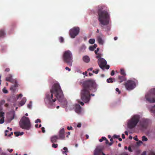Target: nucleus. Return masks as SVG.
<instances>
[{
    "label": "nucleus",
    "instance_id": "f257e3e1",
    "mask_svg": "<svg viewBox=\"0 0 155 155\" xmlns=\"http://www.w3.org/2000/svg\"><path fill=\"white\" fill-rule=\"evenodd\" d=\"M57 99L63 105L64 107H66L67 101L64 97L63 91L59 84L55 83L52 86L50 92L46 93L45 101L49 105L55 107L54 103Z\"/></svg>",
    "mask_w": 155,
    "mask_h": 155
},
{
    "label": "nucleus",
    "instance_id": "f03ea898",
    "mask_svg": "<svg viewBox=\"0 0 155 155\" xmlns=\"http://www.w3.org/2000/svg\"><path fill=\"white\" fill-rule=\"evenodd\" d=\"M87 85L84 88L81 92V99L85 103L88 102L90 99L89 90H91V88L95 87L96 85L95 81L92 80L87 81Z\"/></svg>",
    "mask_w": 155,
    "mask_h": 155
},
{
    "label": "nucleus",
    "instance_id": "7ed1b4c3",
    "mask_svg": "<svg viewBox=\"0 0 155 155\" xmlns=\"http://www.w3.org/2000/svg\"><path fill=\"white\" fill-rule=\"evenodd\" d=\"M105 7L102 6L99 9L98 20L100 24L103 25L109 24L110 21V15L106 10L102 11Z\"/></svg>",
    "mask_w": 155,
    "mask_h": 155
},
{
    "label": "nucleus",
    "instance_id": "20e7f679",
    "mask_svg": "<svg viewBox=\"0 0 155 155\" xmlns=\"http://www.w3.org/2000/svg\"><path fill=\"white\" fill-rule=\"evenodd\" d=\"M64 62L70 66H71L73 62V57L71 52L69 50L64 52L63 56Z\"/></svg>",
    "mask_w": 155,
    "mask_h": 155
},
{
    "label": "nucleus",
    "instance_id": "39448f33",
    "mask_svg": "<svg viewBox=\"0 0 155 155\" xmlns=\"http://www.w3.org/2000/svg\"><path fill=\"white\" fill-rule=\"evenodd\" d=\"M139 116L137 115L133 116L127 122L126 125L127 127L130 129H132L135 127L139 121Z\"/></svg>",
    "mask_w": 155,
    "mask_h": 155
},
{
    "label": "nucleus",
    "instance_id": "423d86ee",
    "mask_svg": "<svg viewBox=\"0 0 155 155\" xmlns=\"http://www.w3.org/2000/svg\"><path fill=\"white\" fill-rule=\"evenodd\" d=\"M20 127L23 129L29 130L31 127V124L29 118L25 116L23 117L19 122Z\"/></svg>",
    "mask_w": 155,
    "mask_h": 155
},
{
    "label": "nucleus",
    "instance_id": "0eeeda50",
    "mask_svg": "<svg viewBox=\"0 0 155 155\" xmlns=\"http://www.w3.org/2000/svg\"><path fill=\"white\" fill-rule=\"evenodd\" d=\"M12 76L11 74L9 75L6 78V81L10 82L12 83H14V84L12 86L10 87V89L13 91L15 90V87L18 86L17 81L12 78Z\"/></svg>",
    "mask_w": 155,
    "mask_h": 155
},
{
    "label": "nucleus",
    "instance_id": "6e6552de",
    "mask_svg": "<svg viewBox=\"0 0 155 155\" xmlns=\"http://www.w3.org/2000/svg\"><path fill=\"white\" fill-rule=\"evenodd\" d=\"M146 100L149 102H155V88L153 89L151 92L147 94L146 95Z\"/></svg>",
    "mask_w": 155,
    "mask_h": 155
},
{
    "label": "nucleus",
    "instance_id": "1a4fd4ad",
    "mask_svg": "<svg viewBox=\"0 0 155 155\" xmlns=\"http://www.w3.org/2000/svg\"><path fill=\"white\" fill-rule=\"evenodd\" d=\"M137 81L135 80H131L127 81L126 84V87L128 90H131L134 89L136 86Z\"/></svg>",
    "mask_w": 155,
    "mask_h": 155
},
{
    "label": "nucleus",
    "instance_id": "9d476101",
    "mask_svg": "<svg viewBox=\"0 0 155 155\" xmlns=\"http://www.w3.org/2000/svg\"><path fill=\"white\" fill-rule=\"evenodd\" d=\"M98 63L100 67L103 70H104V68L108 69L109 68V66L106 65L107 61L104 59L103 58H100L98 60Z\"/></svg>",
    "mask_w": 155,
    "mask_h": 155
},
{
    "label": "nucleus",
    "instance_id": "9b49d317",
    "mask_svg": "<svg viewBox=\"0 0 155 155\" xmlns=\"http://www.w3.org/2000/svg\"><path fill=\"white\" fill-rule=\"evenodd\" d=\"M78 35V28H74L70 31L69 35L72 38H74Z\"/></svg>",
    "mask_w": 155,
    "mask_h": 155
},
{
    "label": "nucleus",
    "instance_id": "f8f14e48",
    "mask_svg": "<svg viewBox=\"0 0 155 155\" xmlns=\"http://www.w3.org/2000/svg\"><path fill=\"white\" fill-rule=\"evenodd\" d=\"M65 137L64 129L62 128L59 132V138L60 139L64 140L65 139Z\"/></svg>",
    "mask_w": 155,
    "mask_h": 155
},
{
    "label": "nucleus",
    "instance_id": "ddd939ff",
    "mask_svg": "<svg viewBox=\"0 0 155 155\" xmlns=\"http://www.w3.org/2000/svg\"><path fill=\"white\" fill-rule=\"evenodd\" d=\"M2 110V107L0 105V117L1 118L0 119V124H2L4 122V114L5 113L1 112Z\"/></svg>",
    "mask_w": 155,
    "mask_h": 155
},
{
    "label": "nucleus",
    "instance_id": "4468645a",
    "mask_svg": "<svg viewBox=\"0 0 155 155\" xmlns=\"http://www.w3.org/2000/svg\"><path fill=\"white\" fill-rule=\"evenodd\" d=\"M97 40L98 44L101 45H103L105 43V40L100 36L97 37Z\"/></svg>",
    "mask_w": 155,
    "mask_h": 155
},
{
    "label": "nucleus",
    "instance_id": "2eb2a0df",
    "mask_svg": "<svg viewBox=\"0 0 155 155\" xmlns=\"http://www.w3.org/2000/svg\"><path fill=\"white\" fill-rule=\"evenodd\" d=\"M58 139H59V137L55 135L51 137V140L52 143H54L56 142L57 140Z\"/></svg>",
    "mask_w": 155,
    "mask_h": 155
},
{
    "label": "nucleus",
    "instance_id": "dca6fc26",
    "mask_svg": "<svg viewBox=\"0 0 155 155\" xmlns=\"http://www.w3.org/2000/svg\"><path fill=\"white\" fill-rule=\"evenodd\" d=\"M83 61L85 62L88 63L90 61V59L89 56L87 55L84 56L83 58Z\"/></svg>",
    "mask_w": 155,
    "mask_h": 155
},
{
    "label": "nucleus",
    "instance_id": "f3484780",
    "mask_svg": "<svg viewBox=\"0 0 155 155\" xmlns=\"http://www.w3.org/2000/svg\"><path fill=\"white\" fill-rule=\"evenodd\" d=\"M26 101V99L25 97L23 98L21 100L19 104L20 106H22L24 105Z\"/></svg>",
    "mask_w": 155,
    "mask_h": 155
},
{
    "label": "nucleus",
    "instance_id": "a211bd4d",
    "mask_svg": "<svg viewBox=\"0 0 155 155\" xmlns=\"http://www.w3.org/2000/svg\"><path fill=\"white\" fill-rule=\"evenodd\" d=\"M5 35L4 30L3 29L0 30V38H4Z\"/></svg>",
    "mask_w": 155,
    "mask_h": 155
},
{
    "label": "nucleus",
    "instance_id": "6ab92c4d",
    "mask_svg": "<svg viewBox=\"0 0 155 155\" xmlns=\"http://www.w3.org/2000/svg\"><path fill=\"white\" fill-rule=\"evenodd\" d=\"M101 151V150L97 147L95 150L94 152V155H98V154Z\"/></svg>",
    "mask_w": 155,
    "mask_h": 155
},
{
    "label": "nucleus",
    "instance_id": "aec40b11",
    "mask_svg": "<svg viewBox=\"0 0 155 155\" xmlns=\"http://www.w3.org/2000/svg\"><path fill=\"white\" fill-rule=\"evenodd\" d=\"M97 45L96 44H94L93 46H91L89 47V50L91 51H93L97 47Z\"/></svg>",
    "mask_w": 155,
    "mask_h": 155
},
{
    "label": "nucleus",
    "instance_id": "412c9836",
    "mask_svg": "<svg viewBox=\"0 0 155 155\" xmlns=\"http://www.w3.org/2000/svg\"><path fill=\"white\" fill-rule=\"evenodd\" d=\"M15 136L17 137L20 135H22L24 134L23 132H16L14 133Z\"/></svg>",
    "mask_w": 155,
    "mask_h": 155
},
{
    "label": "nucleus",
    "instance_id": "4be33fe9",
    "mask_svg": "<svg viewBox=\"0 0 155 155\" xmlns=\"http://www.w3.org/2000/svg\"><path fill=\"white\" fill-rule=\"evenodd\" d=\"M63 150H64L62 151V153L65 154V155H67V153L68 152L67 148L66 147H64L63 148Z\"/></svg>",
    "mask_w": 155,
    "mask_h": 155
},
{
    "label": "nucleus",
    "instance_id": "5701e85b",
    "mask_svg": "<svg viewBox=\"0 0 155 155\" xmlns=\"http://www.w3.org/2000/svg\"><path fill=\"white\" fill-rule=\"evenodd\" d=\"M73 108L74 109L76 112L78 113V104H76L73 105Z\"/></svg>",
    "mask_w": 155,
    "mask_h": 155
},
{
    "label": "nucleus",
    "instance_id": "b1692460",
    "mask_svg": "<svg viewBox=\"0 0 155 155\" xmlns=\"http://www.w3.org/2000/svg\"><path fill=\"white\" fill-rule=\"evenodd\" d=\"M83 112V109L81 108V107L78 105V114H81Z\"/></svg>",
    "mask_w": 155,
    "mask_h": 155
},
{
    "label": "nucleus",
    "instance_id": "393cba45",
    "mask_svg": "<svg viewBox=\"0 0 155 155\" xmlns=\"http://www.w3.org/2000/svg\"><path fill=\"white\" fill-rule=\"evenodd\" d=\"M114 81V79L112 78H110L107 80V81L108 83L113 82Z\"/></svg>",
    "mask_w": 155,
    "mask_h": 155
},
{
    "label": "nucleus",
    "instance_id": "a878e982",
    "mask_svg": "<svg viewBox=\"0 0 155 155\" xmlns=\"http://www.w3.org/2000/svg\"><path fill=\"white\" fill-rule=\"evenodd\" d=\"M8 131L7 130H6L5 131V136H8L9 137H10L11 136L13 135V132H11V133L10 134H9V135L8 134H7V133H8Z\"/></svg>",
    "mask_w": 155,
    "mask_h": 155
},
{
    "label": "nucleus",
    "instance_id": "bb28decb",
    "mask_svg": "<svg viewBox=\"0 0 155 155\" xmlns=\"http://www.w3.org/2000/svg\"><path fill=\"white\" fill-rule=\"evenodd\" d=\"M121 74L123 75H126V74L125 72L124 69L123 68H121L120 70Z\"/></svg>",
    "mask_w": 155,
    "mask_h": 155
},
{
    "label": "nucleus",
    "instance_id": "cd10ccee",
    "mask_svg": "<svg viewBox=\"0 0 155 155\" xmlns=\"http://www.w3.org/2000/svg\"><path fill=\"white\" fill-rule=\"evenodd\" d=\"M95 41L94 39H90L89 41V42L91 44H93L94 43Z\"/></svg>",
    "mask_w": 155,
    "mask_h": 155
},
{
    "label": "nucleus",
    "instance_id": "c85d7f7f",
    "mask_svg": "<svg viewBox=\"0 0 155 155\" xmlns=\"http://www.w3.org/2000/svg\"><path fill=\"white\" fill-rule=\"evenodd\" d=\"M59 40L61 43H63L64 41V38L62 37H60L59 38Z\"/></svg>",
    "mask_w": 155,
    "mask_h": 155
},
{
    "label": "nucleus",
    "instance_id": "c756f323",
    "mask_svg": "<svg viewBox=\"0 0 155 155\" xmlns=\"http://www.w3.org/2000/svg\"><path fill=\"white\" fill-rule=\"evenodd\" d=\"M52 147L53 148H56L58 147V144H57L53 143L52 145Z\"/></svg>",
    "mask_w": 155,
    "mask_h": 155
},
{
    "label": "nucleus",
    "instance_id": "7c9ffc66",
    "mask_svg": "<svg viewBox=\"0 0 155 155\" xmlns=\"http://www.w3.org/2000/svg\"><path fill=\"white\" fill-rule=\"evenodd\" d=\"M142 140L143 141H147V139L145 136H143L142 137Z\"/></svg>",
    "mask_w": 155,
    "mask_h": 155
},
{
    "label": "nucleus",
    "instance_id": "2f4dec72",
    "mask_svg": "<svg viewBox=\"0 0 155 155\" xmlns=\"http://www.w3.org/2000/svg\"><path fill=\"white\" fill-rule=\"evenodd\" d=\"M27 107L29 109H31L32 107V105L31 104V102H30L27 105Z\"/></svg>",
    "mask_w": 155,
    "mask_h": 155
},
{
    "label": "nucleus",
    "instance_id": "473e14b6",
    "mask_svg": "<svg viewBox=\"0 0 155 155\" xmlns=\"http://www.w3.org/2000/svg\"><path fill=\"white\" fill-rule=\"evenodd\" d=\"M106 140V138L104 137H102L101 139L99 140V141L102 142L103 140Z\"/></svg>",
    "mask_w": 155,
    "mask_h": 155
},
{
    "label": "nucleus",
    "instance_id": "72a5a7b5",
    "mask_svg": "<svg viewBox=\"0 0 155 155\" xmlns=\"http://www.w3.org/2000/svg\"><path fill=\"white\" fill-rule=\"evenodd\" d=\"M41 120H40V119H37L35 121V122L36 123H38V122L41 123Z\"/></svg>",
    "mask_w": 155,
    "mask_h": 155
},
{
    "label": "nucleus",
    "instance_id": "f704fd0d",
    "mask_svg": "<svg viewBox=\"0 0 155 155\" xmlns=\"http://www.w3.org/2000/svg\"><path fill=\"white\" fill-rule=\"evenodd\" d=\"M142 142L141 141H139L137 143V144L138 145H140L142 143Z\"/></svg>",
    "mask_w": 155,
    "mask_h": 155
},
{
    "label": "nucleus",
    "instance_id": "c9c22d12",
    "mask_svg": "<svg viewBox=\"0 0 155 155\" xmlns=\"http://www.w3.org/2000/svg\"><path fill=\"white\" fill-rule=\"evenodd\" d=\"M3 91L5 93H7L8 92V91L5 88L3 89Z\"/></svg>",
    "mask_w": 155,
    "mask_h": 155
},
{
    "label": "nucleus",
    "instance_id": "e433bc0d",
    "mask_svg": "<svg viewBox=\"0 0 155 155\" xmlns=\"http://www.w3.org/2000/svg\"><path fill=\"white\" fill-rule=\"evenodd\" d=\"M67 129L68 130H72V127L71 126H68L67 127Z\"/></svg>",
    "mask_w": 155,
    "mask_h": 155
},
{
    "label": "nucleus",
    "instance_id": "4c0bfd02",
    "mask_svg": "<svg viewBox=\"0 0 155 155\" xmlns=\"http://www.w3.org/2000/svg\"><path fill=\"white\" fill-rule=\"evenodd\" d=\"M99 71V70L96 69L95 71H93V72L95 73L96 74H97Z\"/></svg>",
    "mask_w": 155,
    "mask_h": 155
},
{
    "label": "nucleus",
    "instance_id": "58836bf2",
    "mask_svg": "<svg viewBox=\"0 0 155 155\" xmlns=\"http://www.w3.org/2000/svg\"><path fill=\"white\" fill-rule=\"evenodd\" d=\"M5 49H6V48L5 47H2L1 49V51L2 52H3L4 51V50H5Z\"/></svg>",
    "mask_w": 155,
    "mask_h": 155
},
{
    "label": "nucleus",
    "instance_id": "ea45409f",
    "mask_svg": "<svg viewBox=\"0 0 155 155\" xmlns=\"http://www.w3.org/2000/svg\"><path fill=\"white\" fill-rule=\"evenodd\" d=\"M86 48V46H85V45H83V47H82V48H81V51H83V50H84V49H85Z\"/></svg>",
    "mask_w": 155,
    "mask_h": 155
},
{
    "label": "nucleus",
    "instance_id": "a19ab883",
    "mask_svg": "<svg viewBox=\"0 0 155 155\" xmlns=\"http://www.w3.org/2000/svg\"><path fill=\"white\" fill-rule=\"evenodd\" d=\"M120 137L119 135H115L114 136V137L116 138H118Z\"/></svg>",
    "mask_w": 155,
    "mask_h": 155
},
{
    "label": "nucleus",
    "instance_id": "79ce46f5",
    "mask_svg": "<svg viewBox=\"0 0 155 155\" xmlns=\"http://www.w3.org/2000/svg\"><path fill=\"white\" fill-rule=\"evenodd\" d=\"M41 129L42 130V132L43 133H44L45 132V129L44 127H42Z\"/></svg>",
    "mask_w": 155,
    "mask_h": 155
},
{
    "label": "nucleus",
    "instance_id": "37998d69",
    "mask_svg": "<svg viewBox=\"0 0 155 155\" xmlns=\"http://www.w3.org/2000/svg\"><path fill=\"white\" fill-rule=\"evenodd\" d=\"M22 94H19L18 96V97H17V99H18V98H19V97H22Z\"/></svg>",
    "mask_w": 155,
    "mask_h": 155
},
{
    "label": "nucleus",
    "instance_id": "c03bdc74",
    "mask_svg": "<svg viewBox=\"0 0 155 155\" xmlns=\"http://www.w3.org/2000/svg\"><path fill=\"white\" fill-rule=\"evenodd\" d=\"M152 109L154 110V111H153L152 109L150 110L151 111H152L153 112H154L155 113V106H153L152 107Z\"/></svg>",
    "mask_w": 155,
    "mask_h": 155
},
{
    "label": "nucleus",
    "instance_id": "a18cd8bd",
    "mask_svg": "<svg viewBox=\"0 0 155 155\" xmlns=\"http://www.w3.org/2000/svg\"><path fill=\"white\" fill-rule=\"evenodd\" d=\"M99 51V48H97V50L95 51V53L96 54H97V52Z\"/></svg>",
    "mask_w": 155,
    "mask_h": 155
},
{
    "label": "nucleus",
    "instance_id": "49530a36",
    "mask_svg": "<svg viewBox=\"0 0 155 155\" xmlns=\"http://www.w3.org/2000/svg\"><path fill=\"white\" fill-rule=\"evenodd\" d=\"M10 71V69L8 68H6L5 69V71H7V72H8Z\"/></svg>",
    "mask_w": 155,
    "mask_h": 155
},
{
    "label": "nucleus",
    "instance_id": "de8ad7c7",
    "mask_svg": "<svg viewBox=\"0 0 155 155\" xmlns=\"http://www.w3.org/2000/svg\"><path fill=\"white\" fill-rule=\"evenodd\" d=\"M116 91L118 92V94H120V91H119V89L118 88H116Z\"/></svg>",
    "mask_w": 155,
    "mask_h": 155
},
{
    "label": "nucleus",
    "instance_id": "09e8293b",
    "mask_svg": "<svg viewBox=\"0 0 155 155\" xmlns=\"http://www.w3.org/2000/svg\"><path fill=\"white\" fill-rule=\"evenodd\" d=\"M65 69L66 70H68V71H71V69L69 68L68 67H66Z\"/></svg>",
    "mask_w": 155,
    "mask_h": 155
},
{
    "label": "nucleus",
    "instance_id": "8fccbe9b",
    "mask_svg": "<svg viewBox=\"0 0 155 155\" xmlns=\"http://www.w3.org/2000/svg\"><path fill=\"white\" fill-rule=\"evenodd\" d=\"M134 140H135L136 141H138V140L137 139V136H135L134 137Z\"/></svg>",
    "mask_w": 155,
    "mask_h": 155
},
{
    "label": "nucleus",
    "instance_id": "3c124183",
    "mask_svg": "<svg viewBox=\"0 0 155 155\" xmlns=\"http://www.w3.org/2000/svg\"><path fill=\"white\" fill-rule=\"evenodd\" d=\"M7 150L9 151L10 153H11L12 151H13V149H11L10 150L9 149H8Z\"/></svg>",
    "mask_w": 155,
    "mask_h": 155
},
{
    "label": "nucleus",
    "instance_id": "603ef678",
    "mask_svg": "<svg viewBox=\"0 0 155 155\" xmlns=\"http://www.w3.org/2000/svg\"><path fill=\"white\" fill-rule=\"evenodd\" d=\"M114 71H111V76H113L114 75Z\"/></svg>",
    "mask_w": 155,
    "mask_h": 155
},
{
    "label": "nucleus",
    "instance_id": "864d4df0",
    "mask_svg": "<svg viewBox=\"0 0 155 155\" xmlns=\"http://www.w3.org/2000/svg\"><path fill=\"white\" fill-rule=\"evenodd\" d=\"M67 135L66 136V137H68V136L70 135V132H68L67 133Z\"/></svg>",
    "mask_w": 155,
    "mask_h": 155
},
{
    "label": "nucleus",
    "instance_id": "5fc2aeb1",
    "mask_svg": "<svg viewBox=\"0 0 155 155\" xmlns=\"http://www.w3.org/2000/svg\"><path fill=\"white\" fill-rule=\"evenodd\" d=\"M122 138L123 139H125V136H124V134H122Z\"/></svg>",
    "mask_w": 155,
    "mask_h": 155
},
{
    "label": "nucleus",
    "instance_id": "6e6d98bb",
    "mask_svg": "<svg viewBox=\"0 0 155 155\" xmlns=\"http://www.w3.org/2000/svg\"><path fill=\"white\" fill-rule=\"evenodd\" d=\"M149 155H155V153L154 152L151 153Z\"/></svg>",
    "mask_w": 155,
    "mask_h": 155
},
{
    "label": "nucleus",
    "instance_id": "4d7b16f0",
    "mask_svg": "<svg viewBox=\"0 0 155 155\" xmlns=\"http://www.w3.org/2000/svg\"><path fill=\"white\" fill-rule=\"evenodd\" d=\"M128 150H129V151H130V152H131L132 151V150H131V149L130 147H129L128 148Z\"/></svg>",
    "mask_w": 155,
    "mask_h": 155
},
{
    "label": "nucleus",
    "instance_id": "13d9d810",
    "mask_svg": "<svg viewBox=\"0 0 155 155\" xmlns=\"http://www.w3.org/2000/svg\"><path fill=\"white\" fill-rule=\"evenodd\" d=\"M81 123H78V127H81Z\"/></svg>",
    "mask_w": 155,
    "mask_h": 155
},
{
    "label": "nucleus",
    "instance_id": "bf43d9fd",
    "mask_svg": "<svg viewBox=\"0 0 155 155\" xmlns=\"http://www.w3.org/2000/svg\"><path fill=\"white\" fill-rule=\"evenodd\" d=\"M146 155V152H144L141 155Z\"/></svg>",
    "mask_w": 155,
    "mask_h": 155
},
{
    "label": "nucleus",
    "instance_id": "052dcab7",
    "mask_svg": "<svg viewBox=\"0 0 155 155\" xmlns=\"http://www.w3.org/2000/svg\"><path fill=\"white\" fill-rule=\"evenodd\" d=\"M93 69V68H90L88 69H87V71H92Z\"/></svg>",
    "mask_w": 155,
    "mask_h": 155
},
{
    "label": "nucleus",
    "instance_id": "680f3d73",
    "mask_svg": "<svg viewBox=\"0 0 155 155\" xmlns=\"http://www.w3.org/2000/svg\"><path fill=\"white\" fill-rule=\"evenodd\" d=\"M35 127H36V128H38V124H36L35 125Z\"/></svg>",
    "mask_w": 155,
    "mask_h": 155
},
{
    "label": "nucleus",
    "instance_id": "e2e57ef3",
    "mask_svg": "<svg viewBox=\"0 0 155 155\" xmlns=\"http://www.w3.org/2000/svg\"><path fill=\"white\" fill-rule=\"evenodd\" d=\"M87 72L86 71L85 72H84L83 73V74H85L86 75V76H87Z\"/></svg>",
    "mask_w": 155,
    "mask_h": 155
},
{
    "label": "nucleus",
    "instance_id": "0e129e2a",
    "mask_svg": "<svg viewBox=\"0 0 155 155\" xmlns=\"http://www.w3.org/2000/svg\"><path fill=\"white\" fill-rule=\"evenodd\" d=\"M106 140V143L107 144L108 143V140H107V139H106V140Z\"/></svg>",
    "mask_w": 155,
    "mask_h": 155
},
{
    "label": "nucleus",
    "instance_id": "69168bd1",
    "mask_svg": "<svg viewBox=\"0 0 155 155\" xmlns=\"http://www.w3.org/2000/svg\"><path fill=\"white\" fill-rule=\"evenodd\" d=\"M5 106L6 107H8V104H5Z\"/></svg>",
    "mask_w": 155,
    "mask_h": 155
},
{
    "label": "nucleus",
    "instance_id": "338daca9",
    "mask_svg": "<svg viewBox=\"0 0 155 155\" xmlns=\"http://www.w3.org/2000/svg\"><path fill=\"white\" fill-rule=\"evenodd\" d=\"M117 39V37H115L114 38V40H116Z\"/></svg>",
    "mask_w": 155,
    "mask_h": 155
},
{
    "label": "nucleus",
    "instance_id": "774afa93",
    "mask_svg": "<svg viewBox=\"0 0 155 155\" xmlns=\"http://www.w3.org/2000/svg\"><path fill=\"white\" fill-rule=\"evenodd\" d=\"M125 134L126 135H128V132L127 131H125Z\"/></svg>",
    "mask_w": 155,
    "mask_h": 155
}]
</instances>
